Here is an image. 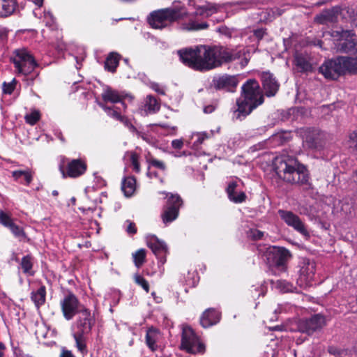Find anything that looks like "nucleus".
Returning <instances> with one entry per match:
<instances>
[{
  "instance_id": "nucleus-15",
  "label": "nucleus",
  "mask_w": 357,
  "mask_h": 357,
  "mask_svg": "<svg viewBox=\"0 0 357 357\" xmlns=\"http://www.w3.org/2000/svg\"><path fill=\"white\" fill-rule=\"evenodd\" d=\"M77 314H79L77 319L78 331L90 333L95 324V318L91 310L85 306H82Z\"/></svg>"
},
{
  "instance_id": "nucleus-55",
  "label": "nucleus",
  "mask_w": 357,
  "mask_h": 357,
  "mask_svg": "<svg viewBox=\"0 0 357 357\" xmlns=\"http://www.w3.org/2000/svg\"><path fill=\"white\" fill-rule=\"evenodd\" d=\"M183 142L181 139H174L172 142V146L175 149H181L183 147Z\"/></svg>"
},
{
  "instance_id": "nucleus-22",
  "label": "nucleus",
  "mask_w": 357,
  "mask_h": 357,
  "mask_svg": "<svg viewBox=\"0 0 357 357\" xmlns=\"http://www.w3.org/2000/svg\"><path fill=\"white\" fill-rule=\"evenodd\" d=\"M305 143L312 149H321L324 147L322 136L317 132L309 133L305 138Z\"/></svg>"
},
{
  "instance_id": "nucleus-49",
  "label": "nucleus",
  "mask_w": 357,
  "mask_h": 357,
  "mask_svg": "<svg viewBox=\"0 0 357 357\" xmlns=\"http://www.w3.org/2000/svg\"><path fill=\"white\" fill-rule=\"evenodd\" d=\"M237 187V183L236 182H231L228 185V187L227 188V192L228 195V197L229 199L231 201V198L235 197V189Z\"/></svg>"
},
{
  "instance_id": "nucleus-64",
  "label": "nucleus",
  "mask_w": 357,
  "mask_h": 357,
  "mask_svg": "<svg viewBox=\"0 0 357 357\" xmlns=\"http://www.w3.org/2000/svg\"><path fill=\"white\" fill-rule=\"evenodd\" d=\"M128 128L132 131V132H135L136 131V128L135 127L130 123L129 124V126H128Z\"/></svg>"
},
{
  "instance_id": "nucleus-33",
  "label": "nucleus",
  "mask_w": 357,
  "mask_h": 357,
  "mask_svg": "<svg viewBox=\"0 0 357 357\" xmlns=\"http://www.w3.org/2000/svg\"><path fill=\"white\" fill-rule=\"evenodd\" d=\"M146 251L145 249H139L132 254L133 261L136 267L140 268L146 261Z\"/></svg>"
},
{
  "instance_id": "nucleus-57",
  "label": "nucleus",
  "mask_w": 357,
  "mask_h": 357,
  "mask_svg": "<svg viewBox=\"0 0 357 357\" xmlns=\"http://www.w3.org/2000/svg\"><path fill=\"white\" fill-rule=\"evenodd\" d=\"M147 176L150 178H152L153 177L157 178L158 176V174L157 172H151V171H150V169L149 168V171L147 172Z\"/></svg>"
},
{
  "instance_id": "nucleus-60",
  "label": "nucleus",
  "mask_w": 357,
  "mask_h": 357,
  "mask_svg": "<svg viewBox=\"0 0 357 357\" xmlns=\"http://www.w3.org/2000/svg\"><path fill=\"white\" fill-rule=\"evenodd\" d=\"M121 122H122L123 123H124L125 126H126L127 127L129 126V124L130 123V121H129V119H128L126 116H123L122 119L120 120Z\"/></svg>"
},
{
  "instance_id": "nucleus-16",
  "label": "nucleus",
  "mask_w": 357,
  "mask_h": 357,
  "mask_svg": "<svg viewBox=\"0 0 357 357\" xmlns=\"http://www.w3.org/2000/svg\"><path fill=\"white\" fill-rule=\"evenodd\" d=\"M213 86L216 90H223L227 92H234L238 84L236 75H224L213 79Z\"/></svg>"
},
{
  "instance_id": "nucleus-13",
  "label": "nucleus",
  "mask_w": 357,
  "mask_h": 357,
  "mask_svg": "<svg viewBox=\"0 0 357 357\" xmlns=\"http://www.w3.org/2000/svg\"><path fill=\"white\" fill-rule=\"evenodd\" d=\"M316 264L313 261L305 259L300 269V276L297 283L301 288L312 287L315 273Z\"/></svg>"
},
{
  "instance_id": "nucleus-29",
  "label": "nucleus",
  "mask_w": 357,
  "mask_h": 357,
  "mask_svg": "<svg viewBox=\"0 0 357 357\" xmlns=\"http://www.w3.org/2000/svg\"><path fill=\"white\" fill-rule=\"evenodd\" d=\"M12 176L15 181H18L20 178H24L26 185H29L33 179V176L30 170H15L12 172Z\"/></svg>"
},
{
  "instance_id": "nucleus-6",
  "label": "nucleus",
  "mask_w": 357,
  "mask_h": 357,
  "mask_svg": "<svg viewBox=\"0 0 357 357\" xmlns=\"http://www.w3.org/2000/svg\"><path fill=\"white\" fill-rule=\"evenodd\" d=\"M181 348L192 354H203L205 352L204 344L200 341L192 328L189 326L183 329Z\"/></svg>"
},
{
  "instance_id": "nucleus-24",
  "label": "nucleus",
  "mask_w": 357,
  "mask_h": 357,
  "mask_svg": "<svg viewBox=\"0 0 357 357\" xmlns=\"http://www.w3.org/2000/svg\"><path fill=\"white\" fill-rule=\"evenodd\" d=\"M86 334H89V333H82L80 331H77L73 333V337L75 342V347L79 352L83 356H85L88 354V349L86 345V338L84 336Z\"/></svg>"
},
{
  "instance_id": "nucleus-47",
  "label": "nucleus",
  "mask_w": 357,
  "mask_h": 357,
  "mask_svg": "<svg viewBox=\"0 0 357 357\" xmlns=\"http://www.w3.org/2000/svg\"><path fill=\"white\" fill-rule=\"evenodd\" d=\"M15 84H16V82H15V79H13V81L10 83L3 82V93H6V94H11L15 89Z\"/></svg>"
},
{
  "instance_id": "nucleus-50",
  "label": "nucleus",
  "mask_w": 357,
  "mask_h": 357,
  "mask_svg": "<svg viewBox=\"0 0 357 357\" xmlns=\"http://www.w3.org/2000/svg\"><path fill=\"white\" fill-rule=\"evenodd\" d=\"M147 161L150 165L160 169L165 170L166 168L165 165L163 163V162L158 160L155 158H150Z\"/></svg>"
},
{
  "instance_id": "nucleus-27",
  "label": "nucleus",
  "mask_w": 357,
  "mask_h": 357,
  "mask_svg": "<svg viewBox=\"0 0 357 357\" xmlns=\"http://www.w3.org/2000/svg\"><path fill=\"white\" fill-rule=\"evenodd\" d=\"M266 286L264 287L266 289L270 287L271 289H276L279 290H291L292 285L289 282L282 280H271L269 282H265Z\"/></svg>"
},
{
  "instance_id": "nucleus-1",
  "label": "nucleus",
  "mask_w": 357,
  "mask_h": 357,
  "mask_svg": "<svg viewBox=\"0 0 357 357\" xmlns=\"http://www.w3.org/2000/svg\"><path fill=\"white\" fill-rule=\"evenodd\" d=\"M215 10L213 6H202L194 13L188 14L185 7L176 6L153 11L148 17V22L152 28L161 29L181 20V29L198 31L208 27L206 22H200L199 17H208Z\"/></svg>"
},
{
  "instance_id": "nucleus-19",
  "label": "nucleus",
  "mask_w": 357,
  "mask_h": 357,
  "mask_svg": "<svg viewBox=\"0 0 357 357\" xmlns=\"http://www.w3.org/2000/svg\"><path fill=\"white\" fill-rule=\"evenodd\" d=\"M147 246L162 264L166 261L165 256L167 253V246L163 241L153 236L147 240Z\"/></svg>"
},
{
  "instance_id": "nucleus-56",
  "label": "nucleus",
  "mask_w": 357,
  "mask_h": 357,
  "mask_svg": "<svg viewBox=\"0 0 357 357\" xmlns=\"http://www.w3.org/2000/svg\"><path fill=\"white\" fill-rule=\"evenodd\" d=\"M151 296L157 303H160L162 301V297L161 296H158L156 291H151Z\"/></svg>"
},
{
  "instance_id": "nucleus-39",
  "label": "nucleus",
  "mask_w": 357,
  "mask_h": 357,
  "mask_svg": "<svg viewBox=\"0 0 357 357\" xmlns=\"http://www.w3.org/2000/svg\"><path fill=\"white\" fill-rule=\"evenodd\" d=\"M31 259L29 256H25L22 259L21 266L23 271L26 273H29L32 268L33 264Z\"/></svg>"
},
{
  "instance_id": "nucleus-23",
  "label": "nucleus",
  "mask_w": 357,
  "mask_h": 357,
  "mask_svg": "<svg viewBox=\"0 0 357 357\" xmlns=\"http://www.w3.org/2000/svg\"><path fill=\"white\" fill-rule=\"evenodd\" d=\"M17 6V0H0V17L12 15Z\"/></svg>"
},
{
  "instance_id": "nucleus-5",
  "label": "nucleus",
  "mask_w": 357,
  "mask_h": 357,
  "mask_svg": "<svg viewBox=\"0 0 357 357\" xmlns=\"http://www.w3.org/2000/svg\"><path fill=\"white\" fill-rule=\"evenodd\" d=\"M264 256L267 264L270 267L284 271L287 268V262L291 258V255L288 250L284 248L273 246L267 249Z\"/></svg>"
},
{
  "instance_id": "nucleus-26",
  "label": "nucleus",
  "mask_w": 357,
  "mask_h": 357,
  "mask_svg": "<svg viewBox=\"0 0 357 357\" xmlns=\"http://www.w3.org/2000/svg\"><path fill=\"white\" fill-rule=\"evenodd\" d=\"M136 180L133 176L125 178L122 181L121 189L126 197L131 196L135 190Z\"/></svg>"
},
{
  "instance_id": "nucleus-58",
  "label": "nucleus",
  "mask_w": 357,
  "mask_h": 357,
  "mask_svg": "<svg viewBox=\"0 0 357 357\" xmlns=\"http://www.w3.org/2000/svg\"><path fill=\"white\" fill-rule=\"evenodd\" d=\"M6 349V346L3 342H0V357L4 356V350Z\"/></svg>"
},
{
  "instance_id": "nucleus-17",
  "label": "nucleus",
  "mask_w": 357,
  "mask_h": 357,
  "mask_svg": "<svg viewBox=\"0 0 357 357\" xmlns=\"http://www.w3.org/2000/svg\"><path fill=\"white\" fill-rule=\"evenodd\" d=\"M261 80L264 94L267 97L275 96L279 89L280 84L273 75L270 72H263L261 74Z\"/></svg>"
},
{
  "instance_id": "nucleus-3",
  "label": "nucleus",
  "mask_w": 357,
  "mask_h": 357,
  "mask_svg": "<svg viewBox=\"0 0 357 357\" xmlns=\"http://www.w3.org/2000/svg\"><path fill=\"white\" fill-rule=\"evenodd\" d=\"M274 169L278 177L291 184L310 185L306 167L293 156L280 155L275 158Z\"/></svg>"
},
{
  "instance_id": "nucleus-14",
  "label": "nucleus",
  "mask_w": 357,
  "mask_h": 357,
  "mask_svg": "<svg viewBox=\"0 0 357 357\" xmlns=\"http://www.w3.org/2000/svg\"><path fill=\"white\" fill-rule=\"evenodd\" d=\"M278 214L281 219L289 227L305 236H309V232L301 218L290 211L279 210Z\"/></svg>"
},
{
  "instance_id": "nucleus-31",
  "label": "nucleus",
  "mask_w": 357,
  "mask_h": 357,
  "mask_svg": "<svg viewBox=\"0 0 357 357\" xmlns=\"http://www.w3.org/2000/svg\"><path fill=\"white\" fill-rule=\"evenodd\" d=\"M345 63L346 73L357 75V57L344 56Z\"/></svg>"
},
{
  "instance_id": "nucleus-42",
  "label": "nucleus",
  "mask_w": 357,
  "mask_h": 357,
  "mask_svg": "<svg viewBox=\"0 0 357 357\" xmlns=\"http://www.w3.org/2000/svg\"><path fill=\"white\" fill-rule=\"evenodd\" d=\"M135 282L142 287L144 290L149 289V284L146 280L143 278L142 275L136 274L134 275Z\"/></svg>"
},
{
  "instance_id": "nucleus-63",
  "label": "nucleus",
  "mask_w": 357,
  "mask_h": 357,
  "mask_svg": "<svg viewBox=\"0 0 357 357\" xmlns=\"http://www.w3.org/2000/svg\"><path fill=\"white\" fill-rule=\"evenodd\" d=\"M282 328H283L282 326H275L272 328V330L273 331H282Z\"/></svg>"
},
{
  "instance_id": "nucleus-12",
  "label": "nucleus",
  "mask_w": 357,
  "mask_h": 357,
  "mask_svg": "<svg viewBox=\"0 0 357 357\" xmlns=\"http://www.w3.org/2000/svg\"><path fill=\"white\" fill-rule=\"evenodd\" d=\"M82 305L80 304L77 298L72 294L65 296L61 301V308L63 317L70 321L79 312Z\"/></svg>"
},
{
  "instance_id": "nucleus-2",
  "label": "nucleus",
  "mask_w": 357,
  "mask_h": 357,
  "mask_svg": "<svg viewBox=\"0 0 357 357\" xmlns=\"http://www.w3.org/2000/svg\"><path fill=\"white\" fill-rule=\"evenodd\" d=\"M178 54L185 65L201 72L211 70L234 60L229 52L217 45H198L180 50Z\"/></svg>"
},
{
  "instance_id": "nucleus-37",
  "label": "nucleus",
  "mask_w": 357,
  "mask_h": 357,
  "mask_svg": "<svg viewBox=\"0 0 357 357\" xmlns=\"http://www.w3.org/2000/svg\"><path fill=\"white\" fill-rule=\"evenodd\" d=\"M343 10L345 11L350 17L352 24L357 26V10L356 11L353 8L349 6L344 7Z\"/></svg>"
},
{
  "instance_id": "nucleus-44",
  "label": "nucleus",
  "mask_w": 357,
  "mask_h": 357,
  "mask_svg": "<svg viewBox=\"0 0 357 357\" xmlns=\"http://www.w3.org/2000/svg\"><path fill=\"white\" fill-rule=\"evenodd\" d=\"M0 223L5 227H9L13 223L10 217L4 213L3 211H0Z\"/></svg>"
},
{
  "instance_id": "nucleus-41",
  "label": "nucleus",
  "mask_w": 357,
  "mask_h": 357,
  "mask_svg": "<svg viewBox=\"0 0 357 357\" xmlns=\"http://www.w3.org/2000/svg\"><path fill=\"white\" fill-rule=\"evenodd\" d=\"M264 236V232L257 229H250L248 231V236L253 240V241H257L262 238Z\"/></svg>"
},
{
  "instance_id": "nucleus-62",
  "label": "nucleus",
  "mask_w": 357,
  "mask_h": 357,
  "mask_svg": "<svg viewBox=\"0 0 357 357\" xmlns=\"http://www.w3.org/2000/svg\"><path fill=\"white\" fill-rule=\"evenodd\" d=\"M213 110V107L212 106H208V107H206L204 108V112L206 113H208V112H211Z\"/></svg>"
},
{
  "instance_id": "nucleus-40",
  "label": "nucleus",
  "mask_w": 357,
  "mask_h": 357,
  "mask_svg": "<svg viewBox=\"0 0 357 357\" xmlns=\"http://www.w3.org/2000/svg\"><path fill=\"white\" fill-rule=\"evenodd\" d=\"M208 137L207 134L204 133V132H203V133L197 132V133L193 134L192 138L195 139L193 146H199Z\"/></svg>"
},
{
  "instance_id": "nucleus-46",
  "label": "nucleus",
  "mask_w": 357,
  "mask_h": 357,
  "mask_svg": "<svg viewBox=\"0 0 357 357\" xmlns=\"http://www.w3.org/2000/svg\"><path fill=\"white\" fill-rule=\"evenodd\" d=\"M100 105L105 111L107 112L108 115H109L110 116H112L119 121H120L122 119V117L123 116H121L119 112H118L117 111H116L114 109H111L109 107H107V106H105L102 105Z\"/></svg>"
},
{
  "instance_id": "nucleus-52",
  "label": "nucleus",
  "mask_w": 357,
  "mask_h": 357,
  "mask_svg": "<svg viewBox=\"0 0 357 357\" xmlns=\"http://www.w3.org/2000/svg\"><path fill=\"white\" fill-rule=\"evenodd\" d=\"M127 222L128 223V225L126 229L127 233L131 235L135 234L137 233V228L135 224L129 220H127Z\"/></svg>"
},
{
  "instance_id": "nucleus-21",
  "label": "nucleus",
  "mask_w": 357,
  "mask_h": 357,
  "mask_svg": "<svg viewBox=\"0 0 357 357\" xmlns=\"http://www.w3.org/2000/svg\"><path fill=\"white\" fill-rule=\"evenodd\" d=\"M294 63L301 73H309L313 71V67L310 62L307 55L302 53H296L294 57Z\"/></svg>"
},
{
  "instance_id": "nucleus-9",
  "label": "nucleus",
  "mask_w": 357,
  "mask_h": 357,
  "mask_svg": "<svg viewBox=\"0 0 357 357\" xmlns=\"http://www.w3.org/2000/svg\"><path fill=\"white\" fill-rule=\"evenodd\" d=\"M326 318L321 314H315L310 318L300 319L298 322V330L309 335L319 331L326 325Z\"/></svg>"
},
{
  "instance_id": "nucleus-30",
  "label": "nucleus",
  "mask_w": 357,
  "mask_h": 357,
  "mask_svg": "<svg viewBox=\"0 0 357 357\" xmlns=\"http://www.w3.org/2000/svg\"><path fill=\"white\" fill-rule=\"evenodd\" d=\"M37 66L38 64L34 59H29L28 62L23 63L22 65L16 70L18 73L28 75L31 73Z\"/></svg>"
},
{
  "instance_id": "nucleus-54",
  "label": "nucleus",
  "mask_w": 357,
  "mask_h": 357,
  "mask_svg": "<svg viewBox=\"0 0 357 357\" xmlns=\"http://www.w3.org/2000/svg\"><path fill=\"white\" fill-rule=\"evenodd\" d=\"M59 357H75L70 350L67 349L66 347H62Z\"/></svg>"
},
{
  "instance_id": "nucleus-35",
  "label": "nucleus",
  "mask_w": 357,
  "mask_h": 357,
  "mask_svg": "<svg viewBox=\"0 0 357 357\" xmlns=\"http://www.w3.org/2000/svg\"><path fill=\"white\" fill-rule=\"evenodd\" d=\"M147 99L145 106L149 112L155 113L160 109V104L154 97L149 96Z\"/></svg>"
},
{
  "instance_id": "nucleus-36",
  "label": "nucleus",
  "mask_w": 357,
  "mask_h": 357,
  "mask_svg": "<svg viewBox=\"0 0 357 357\" xmlns=\"http://www.w3.org/2000/svg\"><path fill=\"white\" fill-rule=\"evenodd\" d=\"M146 343L147 346L152 350L155 351L157 349L156 341L155 335L151 333L150 331H148L146 335Z\"/></svg>"
},
{
  "instance_id": "nucleus-48",
  "label": "nucleus",
  "mask_w": 357,
  "mask_h": 357,
  "mask_svg": "<svg viewBox=\"0 0 357 357\" xmlns=\"http://www.w3.org/2000/svg\"><path fill=\"white\" fill-rule=\"evenodd\" d=\"M9 228L15 236L21 237L24 236L22 229L14 223H12Z\"/></svg>"
},
{
  "instance_id": "nucleus-8",
  "label": "nucleus",
  "mask_w": 357,
  "mask_h": 357,
  "mask_svg": "<svg viewBox=\"0 0 357 357\" xmlns=\"http://www.w3.org/2000/svg\"><path fill=\"white\" fill-rule=\"evenodd\" d=\"M331 36L337 41V50L341 52L349 53L356 50L357 43L353 38L354 33L350 30H332Z\"/></svg>"
},
{
  "instance_id": "nucleus-43",
  "label": "nucleus",
  "mask_w": 357,
  "mask_h": 357,
  "mask_svg": "<svg viewBox=\"0 0 357 357\" xmlns=\"http://www.w3.org/2000/svg\"><path fill=\"white\" fill-rule=\"evenodd\" d=\"M39 119H40L39 112H36V111L31 112L29 114H26L25 116L26 122L31 125L36 124V122L39 120Z\"/></svg>"
},
{
  "instance_id": "nucleus-25",
  "label": "nucleus",
  "mask_w": 357,
  "mask_h": 357,
  "mask_svg": "<svg viewBox=\"0 0 357 357\" xmlns=\"http://www.w3.org/2000/svg\"><path fill=\"white\" fill-rule=\"evenodd\" d=\"M15 56L11 59L16 69L20 68L23 63L28 62L29 59H34L26 50H16Z\"/></svg>"
},
{
  "instance_id": "nucleus-20",
  "label": "nucleus",
  "mask_w": 357,
  "mask_h": 357,
  "mask_svg": "<svg viewBox=\"0 0 357 357\" xmlns=\"http://www.w3.org/2000/svg\"><path fill=\"white\" fill-rule=\"evenodd\" d=\"M343 10L340 6H334L331 9L324 10L321 13L317 15L314 21L320 24H326L328 23H336L339 15Z\"/></svg>"
},
{
  "instance_id": "nucleus-61",
  "label": "nucleus",
  "mask_w": 357,
  "mask_h": 357,
  "mask_svg": "<svg viewBox=\"0 0 357 357\" xmlns=\"http://www.w3.org/2000/svg\"><path fill=\"white\" fill-rule=\"evenodd\" d=\"M34 3L38 6H41L43 3V0H33Z\"/></svg>"
},
{
  "instance_id": "nucleus-32",
  "label": "nucleus",
  "mask_w": 357,
  "mask_h": 357,
  "mask_svg": "<svg viewBox=\"0 0 357 357\" xmlns=\"http://www.w3.org/2000/svg\"><path fill=\"white\" fill-rule=\"evenodd\" d=\"M102 98L105 102H119L121 100L117 91L107 89L102 94Z\"/></svg>"
},
{
  "instance_id": "nucleus-4",
  "label": "nucleus",
  "mask_w": 357,
  "mask_h": 357,
  "mask_svg": "<svg viewBox=\"0 0 357 357\" xmlns=\"http://www.w3.org/2000/svg\"><path fill=\"white\" fill-rule=\"evenodd\" d=\"M264 102V93L255 79H248L241 87V96L236 100L237 108L234 111L236 119L241 120Z\"/></svg>"
},
{
  "instance_id": "nucleus-7",
  "label": "nucleus",
  "mask_w": 357,
  "mask_h": 357,
  "mask_svg": "<svg viewBox=\"0 0 357 357\" xmlns=\"http://www.w3.org/2000/svg\"><path fill=\"white\" fill-rule=\"evenodd\" d=\"M344 65V56H337L325 61L319 68V72L327 79L336 80L346 74Z\"/></svg>"
},
{
  "instance_id": "nucleus-38",
  "label": "nucleus",
  "mask_w": 357,
  "mask_h": 357,
  "mask_svg": "<svg viewBox=\"0 0 357 357\" xmlns=\"http://www.w3.org/2000/svg\"><path fill=\"white\" fill-rule=\"evenodd\" d=\"M347 145L349 149L357 151V131H354L349 134Z\"/></svg>"
},
{
  "instance_id": "nucleus-51",
  "label": "nucleus",
  "mask_w": 357,
  "mask_h": 357,
  "mask_svg": "<svg viewBox=\"0 0 357 357\" xmlns=\"http://www.w3.org/2000/svg\"><path fill=\"white\" fill-rule=\"evenodd\" d=\"M246 195L243 192H241L238 193V195H235L234 197L231 198V201L235 203H241L245 201L246 199Z\"/></svg>"
},
{
  "instance_id": "nucleus-53",
  "label": "nucleus",
  "mask_w": 357,
  "mask_h": 357,
  "mask_svg": "<svg viewBox=\"0 0 357 357\" xmlns=\"http://www.w3.org/2000/svg\"><path fill=\"white\" fill-rule=\"evenodd\" d=\"M266 29H257L254 30V36L259 40H261L264 36L266 34Z\"/></svg>"
},
{
  "instance_id": "nucleus-59",
  "label": "nucleus",
  "mask_w": 357,
  "mask_h": 357,
  "mask_svg": "<svg viewBox=\"0 0 357 357\" xmlns=\"http://www.w3.org/2000/svg\"><path fill=\"white\" fill-rule=\"evenodd\" d=\"M153 89L156 91L158 92V93H160V94H165V92L162 89H161L159 86L158 84H155L153 86Z\"/></svg>"
},
{
  "instance_id": "nucleus-11",
  "label": "nucleus",
  "mask_w": 357,
  "mask_h": 357,
  "mask_svg": "<svg viewBox=\"0 0 357 357\" xmlns=\"http://www.w3.org/2000/svg\"><path fill=\"white\" fill-rule=\"evenodd\" d=\"M59 169L63 178H77L83 175L87 169L86 161L82 158L73 159L68 160L66 169L60 165Z\"/></svg>"
},
{
  "instance_id": "nucleus-45",
  "label": "nucleus",
  "mask_w": 357,
  "mask_h": 357,
  "mask_svg": "<svg viewBox=\"0 0 357 357\" xmlns=\"http://www.w3.org/2000/svg\"><path fill=\"white\" fill-rule=\"evenodd\" d=\"M139 156L136 153H132L130 160L133 166V169L135 172L139 173L140 172V165L138 162Z\"/></svg>"
},
{
  "instance_id": "nucleus-10",
  "label": "nucleus",
  "mask_w": 357,
  "mask_h": 357,
  "mask_svg": "<svg viewBox=\"0 0 357 357\" xmlns=\"http://www.w3.org/2000/svg\"><path fill=\"white\" fill-rule=\"evenodd\" d=\"M183 204V200L178 195H171L167 198L166 205L164 206L163 213L161 215L165 224L172 222L178 215L180 207Z\"/></svg>"
},
{
  "instance_id": "nucleus-18",
  "label": "nucleus",
  "mask_w": 357,
  "mask_h": 357,
  "mask_svg": "<svg viewBox=\"0 0 357 357\" xmlns=\"http://www.w3.org/2000/svg\"><path fill=\"white\" fill-rule=\"evenodd\" d=\"M221 317L222 313L218 309L210 307L202 314L199 322L203 328H207L219 323Z\"/></svg>"
},
{
  "instance_id": "nucleus-34",
  "label": "nucleus",
  "mask_w": 357,
  "mask_h": 357,
  "mask_svg": "<svg viewBox=\"0 0 357 357\" xmlns=\"http://www.w3.org/2000/svg\"><path fill=\"white\" fill-rule=\"evenodd\" d=\"M31 298L38 309L45 303L46 291H31Z\"/></svg>"
},
{
  "instance_id": "nucleus-28",
  "label": "nucleus",
  "mask_w": 357,
  "mask_h": 357,
  "mask_svg": "<svg viewBox=\"0 0 357 357\" xmlns=\"http://www.w3.org/2000/svg\"><path fill=\"white\" fill-rule=\"evenodd\" d=\"M119 54L117 53H110L105 62V69L109 72L114 73L116 71V67L119 65Z\"/></svg>"
}]
</instances>
